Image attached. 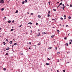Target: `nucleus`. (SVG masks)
<instances>
[{"mask_svg": "<svg viewBox=\"0 0 72 72\" xmlns=\"http://www.w3.org/2000/svg\"><path fill=\"white\" fill-rule=\"evenodd\" d=\"M39 33V35H37V36H40V33L39 32V33Z\"/></svg>", "mask_w": 72, "mask_h": 72, "instance_id": "2eb2a0df", "label": "nucleus"}, {"mask_svg": "<svg viewBox=\"0 0 72 72\" xmlns=\"http://www.w3.org/2000/svg\"><path fill=\"white\" fill-rule=\"evenodd\" d=\"M10 49V48H6V50H9Z\"/></svg>", "mask_w": 72, "mask_h": 72, "instance_id": "39448f33", "label": "nucleus"}, {"mask_svg": "<svg viewBox=\"0 0 72 72\" xmlns=\"http://www.w3.org/2000/svg\"><path fill=\"white\" fill-rule=\"evenodd\" d=\"M11 31H13V29H12L11 30Z\"/></svg>", "mask_w": 72, "mask_h": 72, "instance_id": "a19ab883", "label": "nucleus"}, {"mask_svg": "<svg viewBox=\"0 0 72 72\" xmlns=\"http://www.w3.org/2000/svg\"><path fill=\"white\" fill-rule=\"evenodd\" d=\"M60 26H62V25L61 24H60Z\"/></svg>", "mask_w": 72, "mask_h": 72, "instance_id": "338daca9", "label": "nucleus"}, {"mask_svg": "<svg viewBox=\"0 0 72 72\" xmlns=\"http://www.w3.org/2000/svg\"><path fill=\"white\" fill-rule=\"evenodd\" d=\"M66 71V70H63V72H65Z\"/></svg>", "mask_w": 72, "mask_h": 72, "instance_id": "c85d7f7f", "label": "nucleus"}, {"mask_svg": "<svg viewBox=\"0 0 72 72\" xmlns=\"http://www.w3.org/2000/svg\"><path fill=\"white\" fill-rule=\"evenodd\" d=\"M65 7H66V6H64L63 7V8H65Z\"/></svg>", "mask_w": 72, "mask_h": 72, "instance_id": "a18cd8bd", "label": "nucleus"}, {"mask_svg": "<svg viewBox=\"0 0 72 72\" xmlns=\"http://www.w3.org/2000/svg\"><path fill=\"white\" fill-rule=\"evenodd\" d=\"M49 49H51V47H50L49 48Z\"/></svg>", "mask_w": 72, "mask_h": 72, "instance_id": "4468645a", "label": "nucleus"}, {"mask_svg": "<svg viewBox=\"0 0 72 72\" xmlns=\"http://www.w3.org/2000/svg\"><path fill=\"white\" fill-rule=\"evenodd\" d=\"M66 19V17H65V18H64V19Z\"/></svg>", "mask_w": 72, "mask_h": 72, "instance_id": "e2e57ef3", "label": "nucleus"}, {"mask_svg": "<svg viewBox=\"0 0 72 72\" xmlns=\"http://www.w3.org/2000/svg\"><path fill=\"white\" fill-rule=\"evenodd\" d=\"M55 19H52V21H55Z\"/></svg>", "mask_w": 72, "mask_h": 72, "instance_id": "ea45409f", "label": "nucleus"}, {"mask_svg": "<svg viewBox=\"0 0 72 72\" xmlns=\"http://www.w3.org/2000/svg\"><path fill=\"white\" fill-rule=\"evenodd\" d=\"M53 10H54V11H56V10H55V9H53Z\"/></svg>", "mask_w": 72, "mask_h": 72, "instance_id": "603ef678", "label": "nucleus"}, {"mask_svg": "<svg viewBox=\"0 0 72 72\" xmlns=\"http://www.w3.org/2000/svg\"><path fill=\"white\" fill-rule=\"evenodd\" d=\"M38 17L39 18H41V16H40V15H39L38 16Z\"/></svg>", "mask_w": 72, "mask_h": 72, "instance_id": "6e6552de", "label": "nucleus"}, {"mask_svg": "<svg viewBox=\"0 0 72 72\" xmlns=\"http://www.w3.org/2000/svg\"><path fill=\"white\" fill-rule=\"evenodd\" d=\"M52 28H55V27H52Z\"/></svg>", "mask_w": 72, "mask_h": 72, "instance_id": "6e6d98bb", "label": "nucleus"}, {"mask_svg": "<svg viewBox=\"0 0 72 72\" xmlns=\"http://www.w3.org/2000/svg\"><path fill=\"white\" fill-rule=\"evenodd\" d=\"M69 41H71V42H72V39H70Z\"/></svg>", "mask_w": 72, "mask_h": 72, "instance_id": "b1692460", "label": "nucleus"}, {"mask_svg": "<svg viewBox=\"0 0 72 72\" xmlns=\"http://www.w3.org/2000/svg\"><path fill=\"white\" fill-rule=\"evenodd\" d=\"M28 14H30V13H29V12H28Z\"/></svg>", "mask_w": 72, "mask_h": 72, "instance_id": "5fc2aeb1", "label": "nucleus"}, {"mask_svg": "<svg viewBox=\"0 0 72 72\" xmlns=\"http://www.w3.org/2000/svg\"><path fill=\"white\" fill-rule=\"evenodd\" d=\"M22 27V25H20L19 27Z\"/></svg>", "mask_w": 72, "mask_h": 72, "instance_id": "de8ad7c7", "label": "nucleus"}, {"mask_svg": "<svg viewBox=\"0 0 72 72\" xmlns=\"http://www.w3.org/2000/svg\"><path fill=\"white\" fill-rule=\"evenodd\" d=\"M25 2L26 3H27V0H25Z\"/></svg>", "mask_w": 72, "mask_h": 72, "instance_id": "412c9836", "label": "nucleus"}, {"mask_svg": "<svg viewBox=\"0 0 72 72\" xmlns=\"http://www.w3.org/2000/svg\"><path fill=\"white\" fill-rule=\"evenodd\" d=\"M6 41L7 42H8V39H6Z\"/></svg>", "mask_w": 72, "mask_h": 72, "instance_id": "37998d69", "label": "nucleus"}, {"mask_svg": "<svg viewBox=\"0 0 72 72\" xmlns=\"http://www.w3.org/2000/svg\"><path fill=\"white\" fill-rule=\"evenodd\" d=\"M31 15H33V13H31Z\"/></svg>", "mask_w": 72, "mask_h": 72, "instance_id": "8fccbe9b", "label": "nucleus"}, {"mask_svg": "<svg viewBox=\"0 0 72 72\" xmlns=\"http://www.w3.org/2000/svg\"><path fill=\"white\" fill-rule=\"evenodd\" d=\"M60 19H61V20H63V18L62 17H61Z\"/></svg>", "mask_w": 72, "mask_h": 72, "instance_id": "aec40b11", "label": "nucleus"}, {"mask_svg": "<svg viewBox=\"0 0 72 72\" xmlns=\"http://www.w3.org/2000/svg\"><path fill=\"white\" fill-rule=\"evenodd\" d=\"M28 24H32V22H29L28 23Z\"/></svg>", "mask_w": 72, "mask_h": 72, "instance_id": "a211bd4d", "label": "nucleus"}, {"mask_svg": "<svg viewBox=\"0 0 72 72\" xmlns=\"http://www.w3.org/2000/svg\"><path fill=\"white\" fill-rule=\"evenodd\" d=\"M60 52H58L57 53V54L58 55H59V54H60Z\"/></svg>", "mask_w": 72, "mask_h": 72, "instance_id": "f8f14e48", "label": "nucleus"}, {"mask_svg": "<svg viewBox=\"0 0 72 72\" xmlns=\"http://www.w3.org/2000/svg\"><path fill=\"white\" fill-rule=\"evenodd\" d=\"M66 27H69V26L68 25H66Z\"/></svg>", "mask_w": 72, "mask_h": 72, "instance_id": "5701e85b", "label": "nucleus"}, {"mask_svg": "<svg viewBox=\"0 0 72 72\" xmlns=\"http://www.w3.org/2000/svg\"><path fill=\"white\" fill-rule=\"evenodd\" d=\"M68 53H69V52H67V54H68Z\"/></svg>", "mask_w": 72, "mask_h": 72, "instance_id": "c03bdc74", "label": "nucleus"}, {"mask_svg": "<svg viewBox=\"0 0 72 72\" xmlns=\"http://www.w3.org/2000/svg\"><path fill=\"white\" fill-rule=\"evenodd\" d=\"M48 3H49V5H50V2H48Z\"/></svg>", "mask_w": 72, "mask_h": 72, "instance_id": "a878e982", "label": "nucleus"}, {"mask_svg": "<svg viewBox=\"0 0 72 72\" xmlns=\"http://www.w3.org/2000/svg\"><path fill=\"white\" fill-rule=\"evenodd\" d=\"M69 44H72V42H70L69 43Z\"/></svg>", "mask_w": 72, "mask_h": 72, "instance_id": "49530a36", "label": "nucleus"}, {"mask_svg": "<svg viewBox=\"0 0 72 72\" xmlns=\"http://www.w3.org/2000/svg\"><path fill=\"white\" fill-rule=\"evenodd\" d=\"M48 60H50V58H48Z\"/></svg>", "mask_w": 72, "mask_h": 72, "instance_id": "864d4df0", "label": "nucleus"}, {"mask_svg": "<svg viewBox=\"0 0 72 72\" xmlns=\"http://www.w3.org/2000/svg\"><path fill=\"white\" fill-rule=\"evenodd\" d=\"M67 5L68 6H69V5H68V4Z\"/></svg>", "mask_w": 72, "mask_h": 72, "instance_id": "3c124183", "label": "nucleus"}, {"mask_svg": "<svg viewBox=\"0 0 72 72\" xmlns=\"http://www.w3.org/2000/svg\"><path fill=\"white\" fill-rule=\"evenodd\" d=\"M48 17H50V15L48 14Z\"/></svg>", "mask_w": 72, "mask_h": 72, "instance_id": "4c0bfd02", "label": "nucleus"}, {"mask_svg": "<svg viewBox=\"0 0 72 72\" xmlns=\"http://www.w3.org/2000/svg\"><path fill=\"white\" fill-rule=\"evenodd\" d=\"M41 44V43H39V44H38V45H40V44Z\"/></svg>", "mask_w": 72, "mask_h": 72, "instance_id": "473e14b6", "label": "nucleus"}, {"mask_svg": "<svg viewBox=\"0 0 72 72\" xmlns=\"http://www.w3.org/2000/svg\"><path fill=\"white\" fill-rule=\"evenodd\" d=\"M68 18H69V19H71V17H70V16H69L68 17Z\"/></svg>", "mask_w": 72, "mask_h": 72, "instance_id": "6ab92c4d", "label": "nucleus"}, {"mask_svg": "<svg viewBox=\"0 0 72 72\" xmlns=\"http://www.w3.org/2000/svg\"><path fill=\"white\" fill-rule=\"evenodd\" d=\"M66 46H68V43H66L65 44Z\"/></svg>", "mask_w": 72, "mask_h": 72, "instance_id": "20e7f679", "label": "nucleus"}, {"mask_svg": "<svg viewBox=\"0 0 72 72\" xmlns=\"http://www.w3.org/2000/svg\"><path fill=\"white\" fill-rule=\"evenodd\" d=\"M57 49H58V48L57 47H56L55 48L56 50H57Z\"/></svg>", "mask_w": 72, "mask_h": 72, "instance_id": "79ce46f5", "label": "nucleus"}, {"mask_svg": "<svg viewBox=\"0 0 72 72\" xmlns=\"http://www.w3.org/2000/svg\"><path fill=\"white\" fill-rule=\"evenodd\" d=\"M55 36V35H52L51 36V37L52 38H53V37H54Z\"/></svg>", "mask_w": 72, "mask_h": 72, "instance_id": "9d476101", "label": "nucleus"}, {"mask_svg": "<svg viewBox=\"0 0 72 72\" xmlns=\"http://www.w3.org/2000/svg\"><path fill=\"white\" fill-rule=\"evenodd\" d=\"M57 32H59V30H57Z\"/></svg>", "mask_w": 72, "mask_h": 72, "instance_id": "f704fd0d", "label": "nucleus"}, {"mask_svg": "<svg viewBox=\"0 0 72 72\" xmlns=\"http://www.w3.org/2000/svg\"><path fill=\"white\" fill-rule=\"evenodd\" d=\"M62 4H63V3L62 2L60 3V4L59 5V6H58L57 7V8H58V7H59V6H60V5H62Z\"/></svg>", "mask_w": 72, "mask_h": 72, "instance_id": "f257e3e1", "label": "nucleus"}, {"mask_svg": "<svg viewBox=\"0 0 72 72\" xmlns=\"http://www.w3.org/2000/svg\"><path fill=\"white\" fill-rule=\"evenodd\" d=\"M70 34V33H69V34H68V36H69V35Z\"/></svg>", "mask_w": 72, "mask_h": 72, "instance_id": "69168bd1", "label": "nucleus"}, {"mask_svg": "<svg viewBox=\"0 0 72 72\" xmlns=\"http://www.w3.org/2000/svg\"><path fill=\"white\" fill-rule=\"evenodd\" d=\"M62 9H63V10H64V8H63V7Z\"/></svg>", "mask_w": 72, "mask_h": 72, "instance_id": "bf43d9fd", "label": "nucleus"}, {"mask_svg": "<svg viewBox=\"0 0 72 72\" xmlns=\"http://www.w3.org/2000/svg\"><path fill=\"white\" fill-rule=\"evenodd\" d=\"M8 23H10V22H11V21H8Z\"/></svg>", "mask_w": 72, "mask_h": 72, "instance_id": "7ed1b4c3", "label": "nucleus"}, {"mask_svg": "<svg viewBox=\"0 0 72 72\" xmlns=\"http://www.w3.org/2000/svg\"><path fill=\"white\" fill-rule=\"evenodd\" d=\"M64 18H65V17H66V15H64Z\"/></svg>", "mask_w": 72, "mask_h": 72, "instance_id": "c9c22d12", "label": "nucleus"}, {"mask_svg": "<svg viewBox=\"0 0 72 72\" xmlns=\"http://www.w3.org/2000/svg\"><path fill=\"white\" fill-rule=\"evenodd\" d=\"M3 70H4V71H6V68H3Z\"/></svg>", "mask_w": 72, "mask_h": 72, "instance_id": "423d86ee", "label": "nucleus"}, {"mask_svg": "<svg viewBox=\"0 0 72 72\" xmlns=\"http://www.w3.org/2000/svg\"><path fill=\"white\" fill-rule=\"evenodd\" d=\"M6 17L4 18V19L6 20Z\"/></svg>", "mask_w": 72, "mask_h": 72, "instance_id": "cd10ccee", "label": "nucleus"}, {"mask_svg": "<svg viewBox=\"0 0 72 72\" xmlns=\"http://www.w3.org/2000/svg\"><path fill=\"white\" fill-rule=\"evenodd\" d=\"M6 55H8V53H6Z\"/></svg>", "mask_w": 72, "mask_h": 72, "instance_id": "393cba45", "label": "nucleus"}, {"mask_svg": "<svg viewBox=\"0 0 72 72\" xmlns=\"http://www.w3.org/2000/svg\"><path fill=\"white\" fill-rule=\"evenodd\" d=\"M62 6H64V4H62Z\"/></svg>", "mask_w": 72, "mask_h": 72, "instance_id": "13d9d810", "label": "nucleus"}, {"mask_svg": "<svg viewBox=\"0 0 72 72\" xmlns=\"http://www.w3.org/2000/svg\"><path fill=\"white\" fill-rule=\"evenodd\" d=\"M4 3V0H1L0 1L1 4Z\"/></svg>", "mask_w": 72, "mask_h": 72, "instance_id": "f03ea898", "label": "nucleus"}, {"mask_svg": "<svg viewBox=\"0 0 72 72\" xmlns=\"http://www.w3.org/2000/svg\"><path fill=\"white\" fill-rule=\"evenodd\" d=\"M22 4H24V1L22 2Z\"/></svg>", "mask_w": 72, "mask_h": 72, "instance_id": "f3484780", "label": "nucleus"}, {"mask_svg": "<svg viewBox=\"0 0 72 72\" xmlns=\"http://www.w3.org/2000/svg\"><path fill=\"white\" fill-rule=\"evenodd\" d=\"M38 24H39L38 23H36V25L37 26H38Z\"/></svg>", "mask_w": 72, "mask_h": 72, "instance_id": "7c9ffc66", "label": "nucleus"}, {"mask_svg": "<svg viewBox=\"0 0 72 72\" xmlns=\"http://www.w3.org/2000/svg\"><path fill=\"white\" fill-rule=\"evenodd\" d=\"M57 62H59V60H57Z\"/></svg>", "mask_w": 72, "mask_h": 72, "instance_id": "e433bc0d", "label": "nucleus"}, {"mask_svg": "<svg viewBox=\"0 0 72 72\" xmlns=\"http://www.w3.org/2000/svg\"><path fill=\"white\" fill-rule=\"evenodd\" d=\"M14 46V45H13H13H12V47H13Z\"/></svg>", "mask_w": 72, "mask_h": 72, "instance_id": "09e8293b", "label": "nucleus"}, {"mask_svg": "<svg viewBox=\"0 0 72 72\" xmlns=\"http://www.w3.org/2000/svg\"><path fill=\"white\" fill-rule=\"evenodd\" d=\"M72 4H71L70 5V7H71H71H72Z\"/></svg>", "mask_w": 72, "mask_h": 72, "instance_id": "c756f323", "label": "nucleus"}, {"mask_svg": "<svg viewBox=\"0 0 72 72\" xmlns=\"http://www.w3.org/2000/svg\"><path fill=\"white\" fill-rule=\"evenodd\" d=\"M65 40H66L67 39V37L64 38Z\"/></svg>", "mask_w": 72, "mask_h": 72, "instance_id": "58836bf2", "label": "nucleus"}, {"mask_svg": "<svg viewBox=\"0 0 72 72\" xmlns=\"http://www.w3.org/2000/svg\"><path fill=\"white\" fill-rule=\"evenodd\" d=\"M46 65H47V66H49V64H48V63H46Z\"/></svg>", "mask_w": 72, "mask_h": 72, "instance_id": "bb28decb", "label": "nucleus"}, {"mask_svg": "<svg viewBox=\"0 0 72 72\" xmlns=\"http://www.w3.org/2000/svg\"><path fill=\"white\" fill-rule=\"evenodd\" d=\"M14 45H17V43H15L14 44Z\"/></svg>", "mask_w": 72, "mask_h": 72, "instance_id": "72a5a7b5", "label": "nucleus"}, {"mask_svg": "<svg viewBox=\"0 0 72 72\" xmlns=\"http://www.w3.org/2000/svg\"><path fill=\"white\" fill-rule=\"evenodd\" d=\"M3 44L4 45H5V44H6V43H5V42H3Z\"/></svg>", "mask_w": 72, "mask_h": 72, "instance_id": "dca6fc26", "label": "nucleus"}, {"mask_svg": "<svg viewBox=\"0 0 72 72\" xmlns=\"http://www.w3.org/2000/svg\"><path fill=\"white\" fill-rule=\"evenodd\" d=\"M31 33H32V30H31Z\"/></svg>", "mask_w": 72, "mask_h": 72, "instance_id": "0e129e2a", "label": "nucleus"}, {"mask_svg": "<svg viewBox=\"0 0 72 72\" xmlns=\"http://www.w3.org/2000/svg\"><path fill=\"white\" fill-rule=\"evenodd\" d=\"M29 44H31V42H30Z\"/></svg>", "mask_w": 72, "mask_h": 72, "instance_id": "052dcab7", "label": "nucleus"}, {"mask_svg": "<svg viewBox=\"0 0 72 72\" xmlns=\"http://www.w3.org/2000/svg\"><path fill=\"white\" fill-rule=\"evenodd\" d=\"M14 20H13L12 21V23H14Z\"/></svg>", "mask_w": 72, "mask_h": 72, "instance_id": "2f4dec72", "label": "nucleus"}, {"mask_svg": "<svg viewBox=\"0 0 72 72\" xmlns=\"http://www.w3.org/2000/svg\"><path fill=\"white\" fill-rule=\"evenodd\" d=\"M42 34H46V33H45L44 32H42Z\"/></svg>", "mask_w": 72, "mask_h": 72, "instance_id": "ddd939ff", "label": "nucleus"}, {"mask_svg": "<svg viewBox=\"0 0 72 72\" xmlns=\"http://www.w3.org/2000/svg\"><path fill=\"white\" fill-rule=\"evenodd\" d=\"M48 14H50V12L49 11H48Z\"/></svg>", "mask_w": 72, "mask_h": 72, "instance_id": "4be33fe9", "label": "nucleus"}, {"mask_svg": "<svg viewBox=\"0 0 72 72\" xmlns=\"http://www.w3.org/2000/svg\"><path fill=\"white\" fill-rule=\"evenodd\" d=\"M16 12H15V13H17L18 12V10H17L16 11Z\"/></svg>", "mask_w": 72, "mask_h": 72, "instance_id": "0eeeda50", "label": "nucleus"}, {"mask_svg": "<svg viewBox=\"0 0 72 72\" xmlns=\"http://www.w3.org/2000/svg\"><path fill=\"white\" fill-rule=\"evenodd\" d=\"M21 55H23V53H21Z\"/></svg>", "mask_w": 72, "mask_h": 72, "instance_id": "680f3d73", "label": "nucleus"}, {"mask_svg": "<svg viewBox=\"0 0 72 72\" xmlns=\"http://www.w3.org/2000/svg\"><path fill=\"white\" fill-rule=\"evenodd\" d=\"M4 8H2V9L1 10L2 11H3V10H4Z\"/></svg>", "mask_w": 72, "mask_h": 72, "instance_id": "9b49d317", "label": "nucleus"}, {"mask_svg": "<svg viewBox=\"0 0 72 72\" xmlns=\"http://www.w3.org/2000/svg\"><path fill=\"white\" fill-rule=\"evenodd\" d=\"M57 72H59V71H58V70H57Z\"/></svg>", "mask_w": 72, "mask_h": 72, "instance_id": "4d7b16f0", "label": "nucleus"}, {"mask_svg": "<svg viewBox=\"0 0 72 72\" xmlns=\"http://www.w3.org/2000/svg\"><path fill=\"white\" fill-rule=\"evenodd\" d=\"M9 3V1H8V3Z\"/></svg>", "mask_w": 72, "mask_h": 72, "instance_id": "774afa93", "label": "nucleus"}, {"mask_svg": "<svg viewBox=\"0 0 72 72\" xmlns=\"http://www.w3.org/2000/svg\"><path fill=\"white\" fill-rule=\"evenodd\" d=\"M12 41H10V44H12Z\"/></svg>", "mask_w": 72, "mask_h": 72, "instance_id": "1a4fd4ad", "label": "nucleus"}]
</instances>
